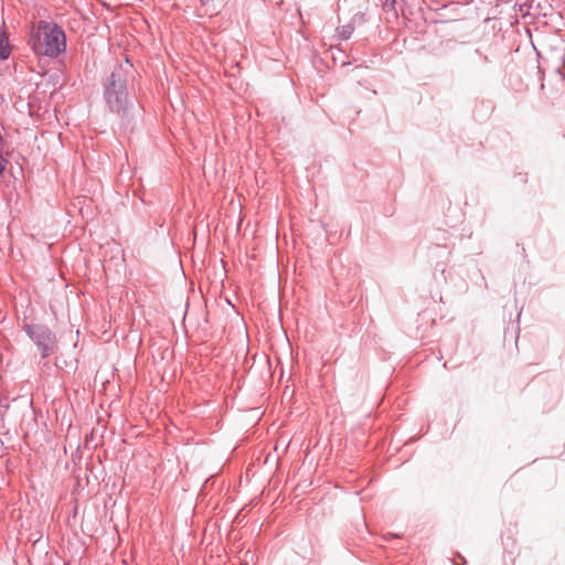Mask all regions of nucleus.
Listing matches in <instances>:
<instances>
[{"instance_id": "39448f33", "label": "nucleus", "mask_w": 565, "mask_h": 565, "mask_svg": "<svg viewBox=\"0 0 565 565\" xmlns=\"http://www.w3.org/2000/svg\"><path fill=\"white\" fill-rule=\"evenodd\" d=\"M386 2H390L391 6L393 7L396 3V0H386Z\"/></svg>"}, {"instance_id": "f257e3e1", "label": "nucleus", "mask_w": 565, "mask_h": 565, "mask_svg": "<svg viewBox=\"0 0 565 565\" xmlns=\"http://www.w3.org/2000/svg\"><path fill=\"white\" fill-rule=\"evenodd\" d=\"M32 50L38 55L56 56L65 49V35L55 24L40 22L32 32L30 40Z\"/></svg>"}, {"instance_id": "7ed1b4c3", "label": "nucleus", "mask_w": 565, "mask_h": 565, "mask_svg": "<svg viewBox=\"0 0 565 565\" xmlns=\"http://www.w3.org/2000/svg\"><path fill=\"white\" fill-rule=\"evenodd\" d=\"M10 55V45L3 32L0 31V58L6 60Z\"/></svg>"}, {"instance_id": "f03ea898", "label": "nucleus", "mask_w": 565, "mask_h": 565, "mask_svg": "<svg viewBox=\"0 0 565 565\" xmlns=\"http://www.w3.org/2000/svg\"><path fill=\"white\" fill-rule=\"evenodd\" d=\"M105 96L111 109L120 110L124 108L127 100V92L125 85L119 77L117 78L116 74H111L110 84L106 88Z\"/></svg>"}, {"instance_id": "20e7f679", "label": "nucleus", "mask_w": 565, "mask_h": 565, "mask_svg": "<svg viewBox=\"0 0 565 565\" xmlns=\"http://www.w3.org/2000/svg\"><path fill=\"white\" fill-rule=\"evenodd\" d=\"M6 162L7 160L2 156V151H0V175L3 173L6 169Z\"/></svg>"}]
</instances>
